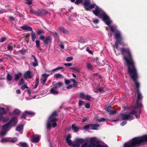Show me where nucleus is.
I'll list each match as a JSON object with an SVG mask.
<instances>
[{
	"label": "nucleus",
	"instance_id": "obj_43",
	"mask_svg": "<svg viewBox=\"0 0 147 147\" xmlns=\"http://www.w3.org/2000/svg\"><path fill=\"white\" fill-rule=\"evenodd\" d=\"M39 79L37 78L36 80V81L35 82V88H36V87L38 86V82H39Z\"/></svg>",
	"mask_w": 147,
	"mask_h": 147
},
{
	"label": "nucleus",
	"instance_id": "obj_15",
	"mask_svg": "<svg viewBox=\"0 0 147 147\" xmlns=\"http://www.w3.org/2000/svg\"><path fill=\"white\" fill-rule=\"evenodd\" d=\"M95 146L94 144H90L86 142L83 144L81 147H95Z\"/></svg>",
	"mask_w": 147,
	"mask_h": 147
},
{
	"label": "nucleus",
	"instance_id": "obj_26",
	"mask_svg": "<svg viewBox=\"0 0 147 147\" xmlns=\"http://www.w3.org/2000/svg\"><path fill=\"white\" fill-rule=\"evenodd\" d=\"M59 29L61 32H63L64 34H67L68 33V31L67 30L65 29L63 27H60L59 28Z\"/></svg>",
	"mask_w": 147,
	"mask_h": 147
},
{
	"label": "nucleus",
	"instance_id": "obj_59",
	"mask_svg": "<svg viewBox=\"0 0 147 147\" xmlns=\"http://www.w3.org/2000/svg\"><path fill=\"white\" fill-rule=\"evenodd\" d=\"M57 69L56 68H55V69H53L51 70V74H52L54 72H55L56 71H57Z\"/></svg>",
	"mask_w": 147,
	"mask_h": 147
},
{
	"label": "nucleus",
	"instance_id": "obj_10",
	"mask_svg": "<svg viewBox=\"0 0 147 147\" xmlns=\"http://www.w3.org/2000/svg\"><path fill=\"white\" fill-rule=\"evenodd\" d=\"M40 139L39 136L34 135L31 138V140L32 142H38L39 141Z\"/></svg>",
	"mask_w": 147,
	"mask_h": 147
},
{
	"label": "nucleus",
	"instance_id": "obj_29",
	"mask_svg": "<svg viewBox=\"0 0 147 147\" xmlns=\"http://www.w3.org/2000/svg\"><path fill=\"white\" fill-rule=\"evenodd\" d=\"M72 128L75 132H77L78 131L79 129L75 125H72Z\"/></svg>",
	"mask_w": 147,
	"mask_h": 147
},
{
	"label": "nucleus",
	"instance_id": "obj_56",
	"mask_svg": "<svg viewBox=\"0 0 147 147\" xmlns=\"http://www.w3.org/2000/svg\"><path fill=\"white\" fill-rule=\"evenodd\" d=\"M70 82V80H66L65 81V83L66 85L69 84Z\"/></svg>",
	"mask_w": 147,
	"mask_h": 147
},
{
	"label": "nucleus",
	"instance_id": "obj_50",
	"mask_svg": "<svg viewBox=\"0 0 147 147\" xmlns=\"http://www.w3.org/2000/svg\"><path fill=\"white\" fill-rule=\"evenodd\" d=\"M84 102L82 101V100H80L79 103V105L80 106H82L83 104H84Z\"/></svg>",
	"mask_w": 147,
	"mask_h": 147
},
{
	"label": "nucleus",
	"instance_id": "obj_55",
	"mask_svg": "<svg viewBox=\"0 0 147 147\" xmlns=\"http://www.w3.org/2000/svg\"><path fill=\"white\" fill-rule=\"evenodd\" d=\"M64 65L66 66H71L72 65V63H65Z\"/></svg>",
	"mask_w": 147,
	"mask_h": 147
},
{
	"label": "nucleus",
	"instance_id": "obj_8",
	"mask_svg": "<svg viewBox=\"0 0 147 147\" xmlns=\"http://www.w3.org/2000/svg\"><path fill=\"white\" fill-rule=\"evenodd\" d=\"M18 121V119L16 116L12 117L10 120V127L16 126Z\"/></svg>",
	"mask_w": 147,
	"mask_h": 147
},
{
	"label": "nucleus",
	"instance_id": "obj_18",
	"mask_svg": "<svg viewBox=\"0 0 147 147\" xmlns=\"http://www.w3.org/2000/svg\"><path fill=\"white\" fill-rule=\"evenodd\" d=\"M90 129L97 130L100 127L99 125L96 124H90Z\"/></svg>",
	"mask_w": 147,
	"mask_h": 147
},
{
	"label": "nucleus",
	"instance_id": "obj_21",
	"mask_svg": "<svg viewBox=\"0 0 147 147\" xmlns=\"http://www.w3.org/2000/svg\"><path fill=\"white\" fill-rule=\"evenodd\" d=\"M71 69L73 71L75 72L79 73L80 72V69L78 67L76 66L74 67H72Z\"/></svg>",
	"mask_w": 147,
	"mask_h": 147
},
{
	"label": "nucleus",
	"instance_id": "obj_19",
	"mask_svg": "<svg viewBox=\"0 0 147 147\" xmlns=\"http://www.w3.org/2000/svg\"><path fill=\"white\" fill-rule=\"evenodd\" d=\"M32 57H33V59H32V60L34 61L32 63L34 67H36L38 65L37 59L34 56L32 55Z\"/></svg>",
	"mask_w": 147,
	"mask_h": 147
},
{
	"label": "nucleus",
	"instance_id": "obj_12",
	"mask_svg": "<svg viewBox=\"0 0 147 147\" xmlns=\"http://www.w3.org/2000/svg\"><path fill=\"white\" fill-rule=\"evenodd\" d=\"M24 76L25 79L30 78L32 76V75L30 71H28L24 73Z\"/></svg>",
	"mask_w": 147,
	"mask_h": 147
},
{
	"label": "nucleus",
	"instance_id": "obj_4",
	"mask_svg": "<svg viewBox=\"0 0 147 147\" xmlns=\"http://www.w3.org/2000/svg\"><path fill=\"white\" fill-rule=\"evenodd\" d=\"M145 142H147V135L133 138L131 141L125 143L124 147H135L136 145Z\"/></svg>",
	"mask_w": 147,
	"mask_h": 147
},
{
	"label": "nucleus",
	"instance_id": "obj_51",
	"mask_svg": "<svg viewBox=\"0 0 147 147\" xmlns=\"http://www.w3.org/2000/svg\"><path fill=\"white\" fill-rule=\"evenodd\" d=\"M88 119V117H85L83 118V119H82V122H84L86 121Z\"/></svg>",
	"mask_w": 147,
	"mask_h": 147
},
{
	"label": "nucleus",
	"instance_id": "obj_36",
	"mask_svg": "<svg viewBox=\"0 0 147 147\" xmlns=\"http://www.w3.org/2000/svg\"><path fill=\"white\" fill-rule=\"evenodd\" d=\"M24 80L22 78L21 79L20 82L18 84V85H23L24 84Z\"/></svg>",
	"mask_w": 147,
	"mask_h": 147
},
{
	"label": "nucleus",
	"instance_id": "obj_41",
	"mask_svg": "<svg viewBox=\"0 0 147 147\" xmlns=\"http://www.w3.org/2000/svg\"><path fill=\"white\" fill-rule=\"evenodd\" d=\"M73 59L72 57H68L66 59V61H70Z\"/></svg>",
	"mask_w": 147,
	"mask_h": 147
},
{
	"label": "nucleus",
	"instance_id": "obj_25",
	"mask_svg": "<svg viewBox=\"0 0 147 147\" xmlns=\"http://www.w3.org/2000/svg\"><path fill=\"white\" fill-rule=\"evenodd\" d=\"M9 127V121H8L5 125H3L2 127V129L3 130H6Z\"/></svg>",
	"mask_w": 147,
	"mask_h": 147
},
{
	"label": "nucleus",
	"instance_id": "obj_46",
	"mask_svg": "<svg viewBox=\"0 0 147 147\" xmlns=\"http://www.w3.org/2000/svg\"><path fill=\"white\" fill-rule=\"evenodd\" d=\"M83 0H76L75 3L76 4H78L80 3H82Z\"/></svg>",
	"mask_w": 147,
	"mask_h": 147
},
{
	"label": "nucleus",
	"instance_id": "obj_5",
	"mask_svg": "<svg viewBox=\"0 0 147 147\" xmlns=\"http://www.w3.org/2000/svg\"><path fill=\"white\" fill-rule=\"evenodd\" d=\"M57 115V112L54 111L49 117L46 123L47 128L48 130H50L51 127H55L57 126V124L56 122L57 119L55 116Z\"/></svg>",
	"mask_w": 147,
	"mask_h": 147
},
{
	"label": "nucleus",
	"instance_id": "obj_11",
	"mask_svg": "<svg viewBox=\"0 0 147 147\" xmlns=\"http://www.w3.org/2000/svg\"><path fill=\"white\" fill-rule=\"evenodd\" d=\"M90 142V144H94L95 145V144L98 143L99 142L98 139L96 137H93L90 139L89 140Z\"/></svg>",
	"mask_w": 147,
	"mask_h": 147
},
{
	"label": "nucleus",
	"instance_id": "obj_44",
	"mask_svg": "<svg viewBox=\"0 0 147 147\" xmlns=\"http://www.w3.org/2000/svg\"><path fill=\"white\" fill-rule=\"evenodd\" d=\"M35 42L36 47H40V41L38 40H36Z\"/></svg>",
	"mask_w": 147,
	"mask_h": 147
},
{
	"label": "nucleus",
	"instance_id": "obj_16",
	"mask_svg": "<svg viewBox=\"0 0 147 147\" xmlns=\"http://www.w3.org/2000/svg\"><path fill=\"white\" fill-rule=\"evenodd\" d=\"M71 138V136L70 134L68 135L66 137V141L69 145L71 144L72 143L71 140L70 139Z\"/></svg>",
	"mask_w": 147,
	"mask_h": 147
},
{
	"label": "nucleus",
	"instance_id": "obj_14",
	"mask_svg": "<svg viewBox=\"0 0 147 147\" xmlns=\"http://www.w3.org/2000/svg\"><path fill=\"white\" fill-rule=\"evenodd\" d=\"M34 114V113L31 112V111H26L24 113L22 114V115L21 116L22 118H24L26 116L28 115H33Z\"/></svg>",
	"mask_w": 147,
	"mask_h": 147
},
{
	"label": "nucleus",
	"instance_id": "obj_31",
	"mask_svg": "<svg viewBox=\"0 0 147 147\" xmlns=\"http://www.w3.org/2000/svg\"><path fill=\"white\" fill-rule=\"evenodd\" d=\"M20 113V111L19 110L17 109H15L14 110L13 114L14 115H17L19 114Z\"/></svg>",
	"mask_w": 147,
	"mask_h": 147
},
{
	"label": "nucleus",
	"instance_id": "obj_53",
	"mask_svg": "<svg viewBox=\"0 0 147 147\" xmlns=\"http://www.w3.org/2000/svg\"><path fill=\"white\" fill-rule=\"evenodd\" d=\"M9 120L8 117H4L3 118V121L4 122H5L8 121Z\"/></svg>",
	"mask_w": 147,
	"mask_h": 147
},
{
	"label": "nucleus",
	"instance_id": "obj_49",
	"mask_svg": "<svg viewBox=\"0 0 147 147\" xmlns=\"http://www.w3.org/2000/svg\"><path fill=\"white\" fill-rule=\"evenodd\" d=\"M33 0H27L26 3L28 5H30L32 3V2Z\"/></svg>",
	"mask_w": 147,
	"mask_h": 147
},
{
	"label": "nucleus",
	"instance_id": "obj_20",
	"mask_svg": "<svg viewBox=\"0 0 147 147\" xmlns=\"http://www.w3.org/2000/svg\"><path fill=\"white\" fill-rule=\"evenodd\" d=\"M111 107H108L107 109V111L110 114L113 115L115 113H116V111H112L111 110Z\"/></svg>",
	"mask_w": 147,
	"mask_h": 147
},
{
	"label": "nucleus",
	"instance_id": "obj_39",
	"mask_svg": "<svg viewBox=\"0 0 147 147\" xmlns=\"http://www.w3.org/2000/svg\"><path fill=\"white\" fill-rule=\"evenodd\" d=\"M9 140L8 139L6 138H3L1 140V142H8L9 141Z\"/></svg>",
	"mask_w": 147,
	"mask_h": 147
},
{
	"label": "nucleus",
	"instance_id": "obj_61",
	"mask_svg": "<svg viewBox=\"0 0 147 147\" xmlns=\"http://www.w3.org/2000/svg\"><path fill=\"white\" fill-rule=\"evenodd\" d=\"M96 147H108L107 146L101 145H98Z\"/></svg>",
	"mask_w": 147,
	"mask_h": 147
},
{
	"label": "nucleus",
	"instance_id": "obj_64",
	"mask_svg": "<svg viewBox=\"0 0 147 147\" xmlns=\"http://www.w3.org/2000/svg\"><path fill=\"white\" fill-rule=\"evenodd\" d=\"M104 120H105V119L103 118H102L99 119L98 120V121H104Z\"/></svg>",
	"mask_w": 147,
	"mask_h": 147
},
{
	"label": "nucleus",
	"instance_id": "obj_35",
	"mask_svg": "<svg viewBox=\"0 0 147 147\" xmlns=\"http://www.w3.org/2000/svg\"><path fill=\"white\" fill-rule=\"evenodd\" d=\"M97 91H95V92H102L104 91V90L103 88H98L97 89Z\"/></svg>",
	"mask_w": 147,
	"mask_h": 147
},
{
	"label": "nucleus",
	"instance_id": "obj_52",
	"mask_svg": "<svg viewBox=\"0 0 147 147\" xmlns=\"http://www.w3.org/2000/svg\"><path fill=\"white\" fill-rule=\"evenodd\" d=\"M6 11L5 9H0V14L2 13L6 12Z\"/></svg>",
	"mask_w": 147,
	"mask_h": 147
},
{
	"label": "nucleus",
	"instance_id": "obj_33",
	"mask_svg": "<svg viewBox=\"0 0 147 147\" xmlns=\"http://www.w3.org/2000/svg\"><path fill=\"white\" fill-rule=\"evenodd\" d=\"M18 140L16 138H10V142H15Z\"/></svg>",
	"mask_w": 147,
	"mask_h": 147
},
{
	"label": "nucleus",
	"instance_id": "obj_6",
	"mask_svg": "<svg viewBox=\"0 0 147 147\" xmlns=\"http://www.w3.org/2000/svg\"><path fill=\"white\" fill-rule=\"evenodd\" d=\"M54 85L55 87L51 88L50 90V92L53 94H58V92L57 90V88L61 87L62 85V83L58 82Z\"/></svg>",
	"mask_w": 147,
	"mask_h": 147
},
{
	"label": "nucleus",
	"instance_id": "obj_42",
	"mask_svg": "<svg viewBox=\"0 0 147 147\" xmlns=\"http://www.w3.org/2000/svg\"><path fill=\"white\" fill-rule=\"evenodd\" d=\"M84 99H85L86 100H89L90 99V96L89 95H86Z\"/></svg>",
	"mask_w": 147,
	"mask_h": 147
},
{
	"label": "nucleus",
	"instance_id": "obj_47",
	"mask_svg": "<svg viewBox=\"0 0 147 147\" xmlns=\"http://www.w3.org/2000/svg\"><path fill=\"white\" fill-rule=\"evenodd\" d=\"M70 80L71 82H72L73 83H77V82H76V80L74 79H70Z\"/></svg>",
	"mask_w": 147,
	"mask_h": 147
},
{
	"label": "nucleus",
	"instance_id": "obj_38",
	"mask_svg": "<svg viewBox=\"0 0 147 147\" xmlns=\"http://www.w3.org/2000/svg\"><path fill=\"white\" fill-rule=\"evenodd\" d=\"M84 129H90V124H88L87 125H85L84 127Z\"/></svg>",
	"mask_w": 147,
	"mask_h": 147
},
{
	"label": "nucleus",
	"instance_id": "obj_13",
	"mask_svg": "<svg viewBox=\"0 0 147 147\" xmlns=\"http://www.w3.org/2000/svg\"><path fill=\"white\" fill-rule=\"evenodd\" d=\"M6 112L5 109L2 107L0 108V121L2 120L3 115Z\"/></svg>",
	"mask_w": 147,
	"mask_h": 147
},
{
	"label": "nucleus",
	"instance_id": "obj_17",
	"mask_svg": "<svg viewBox=\"0 0 147 147\" xmlns=\"http://www.w3.org/2000/svg\"><path fill=\"white\" fill-rule=\"evenodd\" d=\"M21 28L24 30H26L28 31H32V28L29 26L25 25L21 27Z\"/></svg>",
	"mask_w": 147,
	"mask_h": 147
},
{
	"label": "nucleus",
	"instance_id": "obj_60",
	"mask_svg": "<svg viewBox=\"0 0 147 147\" xmlns=\"http://www.w3.org/2000/svg\"><path fill=\"white\" fill-rule=\"evenodd\" d=\"M85 107L87 109H89L90 107V104L89 103L86 104L85 105Z\"/></svg>",
	"mask_w": 147,
	"mask_h": 147
},
{
	"label": "nucleus",
	"instance_id": "obj_30",
	"mask_svg": "<svg viewBox=\"0 0 147 147\" xmlns=\"http://www.w3.org/2000/svg\"><path fill=\"white\" fill-rule=\"evenodd\" d=\"M87 67L88 69L91 70L93 69V66L90 63H87Z\"/></svg>",
	"mask_w": 147,
	"mask_h": 147
},
{
	"label": "nucleus",
	"instance_id": "obj_58",
	"mask_svg": "<svg viewBox=\"0 0 147 147\" xmlns=\"http://www.w3.org/2000/svg\"><path fill=\"white\" fill-rule=\"evenodd\" d=\"M86 50L88 51L90 53L92 54V52L91 51H90L88 47L86 48Z\"/></svg>",
	"mask_w": 147,
	"mask_h": 147
},
{
	"label": "nucleus",
	"instance_id": "obj_27",
	"mask_svg": "<svg viewBox=\"0 0 147 147\" xmlns=\"http://www.w3.org/2000/svg\"><path fill=\"white\" fill-rule=\"evenodd\" d=\"M31 35L32 37V40L33 41H34L36 38V36L35 33L32 31L31 33Z\"/></svg>",
	"mask_w": 147,
	"mask_h": 147
},
{
	"label": "nucleus",
	"instance_id": "obj_57",
	"mask_svg": "<svg viewBox=\"0 0 147 147\" xmlns=\"http://www.w3.org/2000/svg\"><path fill=\"white\" fill-rule=\"evenodd\" d=\"M43 32V31L42 30H39L37 32V34L38 35H41Z\"/></svg>",
	"mask_w": 147,
	"mask_h": 147
},
{
	"label": "nucleus",
	"instance_id": "obj_9",
	"mask_svg": "<svg viewBox=\"0 0 147 147\" xmlns=\"http://www.w3.org/2000/svg\"><path fill=\"white\" fill-rule=\"evenodd\" d=\"M49 76V75L45 74H43L42 75L41 78V82L43 85L45 84L47 78Z\"/></svg>",
	"mask_w": 147,
	"mask_h": 147
},
{
	"label": "nucleus",
	"instance_id": "obj_48",
	"mask_svg": "<svg viewBox=\"0 0 147 147\" xmlns=\"http://www.w3.org/2000/svg\"><path fill=\"white\" fill-rule=\"evenodd\" d=\"M59 46L61 49H63L64 48V44L62 42L60 43V44L59 45Z\"/></svg>",
	"mask_w": 147,
	"mask_h": 147
},
{
	"label": "nucleus",
	"instance_id": "obj_45",
	"mask_svg": "<svg viewBox=\"0 0 147 147\" xmlns=\"http://www.w3.org/2000/svg\"><path fill=\"white\" fill-rule=\"evenodd\" d=\"M93 22L95 24L98 23L99 22V20L97 19H92Z\"/></svg>",
	"mask_w": 147,
	"mask_h": 147
},
{
	"label": "nucleus",
	"instance_id": "obj_23",
	"mask_svg": "<svg viewBox=\"0 0 147 147\" xmlns=\"http://www.w3.org/2000/svg\"><path fill=\"white\" fill-rule=\"evenodd\" d=\"M54 77L57 79H63V76L61 74L58 73L54 75Z\"/></svg>",
	"mask_w": 147,
	"mask_h": 147
},
{
	"label": "nucleus",
	"instance_id": "obj_1",
	"mask_svg": "<svg viewBox=\"0 0 147 147\" xmlns=\"http://www.w3.org/2000/svg\"><path fill=\"white\" fill-rule=\"evenodd\" d=\"M121 50L123 55L125 61L128 65V71L129 74L131 79L134 82L137 88L136 91L138 97L136 103L134 105L133 110L129 114H121L120 116L122 118L121 120L132 119L134 117L132 115L137 113L136 111L138 108L141 107L142 106V105L139 102V100L142 99V97L138 89L139 87V84L136 81L138 74L136 69L134 65V63L132 59L130 51L128 49H125L123 48H122Z\"/></svg>",
	"mask_w": 147,
	"mask_h": 147
},
{
	"label": "nucleus",
	"instance_id": "obj_32",
	"mask_svg": "<svg viewBox=\"0 0 147 147\" xmlns=\"http://www.w3.org/2000/svg\"><path fill=\"white\" fill-rule=\"evenodd\" d=\"M22 75V74L21 73H19L18 74H16L15 76V78H14V80H18L20 77Z\"/></svg>",
	"mask_w": 147,
	"mask_h": 147
},
{
	"label": "nucleus",
	"instance_id": "obj_2",
	"mask_svg": "<svg viewBox=\"0 0 147 147\" xmlns=\"http://www.w3.org/2000/svg\"><path fill=\"white\" fill-rule=\"evenodd\" d=\"M83 3L86 10L88 11L90 9L95 7V9L93 11L94 14L100 18H102V20L107 24L109 25L110 21L109 17L101 8L96 6L95 4H91L89 0H84Z\"/></svg>",
	"mask_w": 147,
	"mask_h": 147
},
{
	"label": "nucleus",
	"instance_id": "obj_22",
	"mask_svg": "<svg viewBox=\"0 0 147 147\" xmlns=\"http://www.w3.org/2000/svg\"><path fill=\"white\" fill-rule=\"evenodd\" d=\"M23 125L22 124L18 125L16 128V130L18 131H21L23 129Z\"/></svg>",
	"mask_w": 147,
	"mask_h": 147
},
{
	"label": "nucleus",
	"instance_id": "obj_62",
	"mask_svg": "<svg viewBox=\"0 0 147 147\" xmlns=\"http://www.w3.org/2000/svg\"><path fill=\"white\" fill-rule=\"evenodd\" d=\"M56 68L57 70L59 69H63V67L61 66H59L56 67Z\"/></svg>",
	"mask_w": 147,
	"mask_h": 147
},
{
	"label": "nucleus",
	"instance_id": "obj_63",
	"mask_svg": "<svg viewBox=\"0 0 147 147\" xmlns=\"http://www.w3.org/2000/svg\"><path fill=\"white\" fill-rule=\"evenodd\" d=\"M126 123V121H124L121 123V126H123L125 125Z\"/></svg>",
	"mask_w": 147,
	"mask_h": 147
},
{
	"label": "nucleus",
	"instance_id": "obj_40",
	"mask_svg": "<svg viewBox=\"0 0 147 147\" xmlns=\"http://www.w3.org/2000/svg\"><path fill=\"white\" fill-rule=\"evenodd\" d=\"M86 95L84 94L83 93L81 92L80 94V98H84Z\"/></svg>",
	"mask_w": 147,
	"mask_h": 147
},
{
	"label": "nucleus",
	"instance_id": "obj_37",
	"mask_svg": "<svg viewBox=\"0 0 147 147\" xmlns=\"http://www.w3.org/2000/svg\"><path fill=\"white\" fill-rule=\"evenodd\" d=\"M28 88L27 86V84H25L21 87V88L22 90H24L26 88Z\"/></svg>",
	"mask_w": 147,
	"mask_h": 147
},
{
	"label": "nucleus",
	"instance_id": "obj_3",
	"mask_svg": "<svg viewBox=\"0 0 147 147\" xmlns=\"http://www.w3.org/2000/svg\"><path fill=\"white\" fill-rule=\"evenodd\" d=\"M109 19L110 21V23L109 25L107 24L108 26H110L111 30L114 33V35L115 38L117 40L115 42V46L117 48V50L115 49H114L115 52L116 54L117 55L119 54V53H117V51H118L120 50L119 48L118 47L119 44L123 46L125 45L124 43L123 42L122 40L123 39L121 36V33L118 30L115 29L116 26H110L111 23L112 22L110 20L109 18Z\"/></svg>",
	"mask_w": 147,
	"mask_h": 147
},
{
	"label": "nucleus",
	"instance_id": "obj_24",
	"mask_svg": "<svg viewBox=\"0 0 147 147\" xmlns=\"http://www.w3.org/2000/svg\"><path fill=\"white\" fill-rule=\"evenodd\" d=\"M51 38L49 36L47 37L44 40V42L45 44H48L51 43Z\"/></svg>",
	"mask_w": 147,
	"mask_h": 147
},
{
	"label": "nucleus",
	"instance_id": "obj_28",
	"mask_svg": "<svg viewBox=\"0 0 147 147\" xmlns=\"http://www.w3.org/2000/svg\"><path fill=\"white\" fill-rule=\"evenodd\" d=\"M18 145L20 147H28V145L26 143L20 142Z\"/></svg>",
	"mask_w": 147,
	"mask_h": 147
},
{
	"label": "nucleus",
	"instance_id": "obj_54",
	"mask_svg": "<svg viewBox=\"0 0 147 147\" xmlns=\"http://www.w3.org/2000/svg\"><path fill=\"white\" fill-rule=\"evenodd\" d=\"M6 40V38L5 37H2L1 38L0 40V42H3Z\"/></svg>",
	"mask_w": 147,
	"mask_h": 147
},
{
	"label": "nucleus",
	"instance_id": "obj_7",
	"mask_svg": "<svg viewBox=\"0 0 147 147\" xmlns=\"http://www.w3.org/2000/svg\"><path fill=\"white\" fill-rule=\"evenodd\" d=\"M84 142V140L80 138H76L75 143H73V145L74 147H80V144Z\"/></svg>",
	"mask_w": 147,
	"mask_h": 147
},
{
	"label": "nucleus",
	"instance_id": "obj_34",
	"mask_svg": "<svg viewBox=\"0 0 147 147\" xmlns=\"http://www.w3.org/2000/svg\"><path fill=\"white\" fill-rule=\"evenodd\" d=\"M7 131H1L0 132V135L3 136L6 135L7 134Z\"/></svg>",
	"mask_w": 147,
	"mask_h": 147
}]
</instances>
